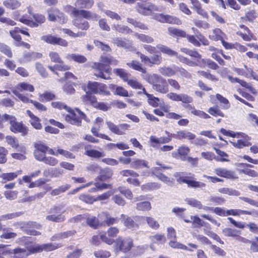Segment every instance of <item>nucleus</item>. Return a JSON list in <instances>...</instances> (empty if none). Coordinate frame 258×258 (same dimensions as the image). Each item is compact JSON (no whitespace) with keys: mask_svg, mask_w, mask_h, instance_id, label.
I'll return each mask as SVG.
<instances>
[{"mask_svg":"<svg viewBox=\"0 0 258 258\" xmlns=\"http://www.w3.org/2000/svg\"><path fill=\"white\" fill-rule=\"evenodd\" d=\"M111 57L101 56L98 62L92 66L94 70V75L97 77L108 80L110 79L111 69L109 67Z\"/></svg>","mask_w":258,"mask_h":258,"instance_id":"1","label":"nucleus"},{"mask_svg":"<svg viewBox=\"0 0 258 258\" xmlns=\"http://www.w3.org/2000/svg\"><path fill=\"white\" fill-rule=\"evenodd\" d=\"M147 81L152 85V88L158 92L165 94L169 91L167 81L161 76L155 74L149 75Z\"/></svg>","mask_w":258,"mask_h":258,"instance_id":"2","label":"nucleus"},{"mask_svg":"<svg viewBox=\"0 0 258 258\" xmlns=\"http://www.w3.org/2000/svg\"><path fill=\"white\" fill-rule=\"evenodd\" d=\"M134 246L133 240L129 237H118L114 241V250L116 253L119 252L126 253Z\"/></svg>","mask_w":258,"mask_h":258,"instance_id":"3","label":"nucleus"},{"mask_svg":"<svg viewBox=\"0 0 258 258\" xmlns=\"http://www.w3.org/2000/svg\"><path fill=\"white\" fill-rule=\"evenodd\" d=\"M2 120L8 121L10 123V130L13 132L20 133L23 135H25L28 133L27 128L22 123L17 122L15 116L6 114L3 115Z\"/></svg>","mask_w":258,"mask_h":258,"instance_id":"4","label":"nucleus"},{"mask_svg":"<svg viewBox=\"0 0 258 258\" xmlns=\"http://www.w3.org/2000/svg\"><path fill=\"white\" fill-rule=\"evenodd\" d=\"M69 113L66 116V120L72 124L79 126L81 125L82 119L87 120L86 115L79 109L73 110L70 108Z\"/></svg>","mask_w":258,"mask_h":258,"instance_id":"5","label":"nucleus"},{"mask_svg":"<svg viewBox=\"0 0 258 258\" xmlns=\"http://www.w3.org/2000/svg\"><path fill=\"white\" fill-rule=\"evenodd\" d=\"M61 208L59 206H54L51 208L46 216V219L48 221L56 223L63 222L65 219V216L61 212Z\"/></svg>","mask_w":258,"mask_h":258,"instance_id":"6","label":"nucleus"},{"mask_svg":"<svg viewBox=\"0 0 258 258\" xmlns=\"http://www.w3.org/2000/svg\"><path fill=\"white\" fill-rule=\"evenodd\" d=\"M88 90L94 94H98L104 96L110 94L106 85L97 82H89L87 85Z\"/></svg>","mask_w":258,"mask_h":258,"instance_id":"7","label":"nucleus"},{"mask_svg":"<svg viewBox=\"0 0 258 258\" xmlns=\"http://www.w3.org/2000/svg\"><path fill=\"white\" fill-rule=\"evenodd\" d=\"M41 40L48 44L57 45L63 47H67L68 42L65 39L52 34L43 35L40 38Z\"/></svg>","mask_w":258,"mask_h":258,"instance_id":"8","label":"nucleus"},{"mask_svg":"<svg viewBox=\"0 0 258 258\" xmlns=\"http://www.w3.org/2000/svg\"><path fill=\"white\" fill-rule=\"evenodd\" d=\"M33 18L34 19V21L27 19L24 17H22L19 19V21L31 27H36L41 25L45 21V17L44 15L40 14H33Z\"/></svg>","mask_w":258,"mask_h":258,"instance_id":"9","label":"nucleus"},{"mask_svg":"<svg viewBox=\"0 0 258 258\" xmlns=\"http://www.w3.org/2000/svg\"><path fill=\"white\" fill-rule=\"evenodd\" d=\"M106 123L107 127L112 133L118 135L124 134L125 131L128 130L130 127V125L127 123H121L116 125L110 121H106Z\"/></svg>","mask_w":258,"mask_h":258,"instance_id":"10","label":"nucleus"},{"mask_svg":"<svg viewBox=\"0 0 258 258\" xmlns=\"http://www.w3.org/2000/svg\"><path fill=\"white\" fill-rule=\"evenodd\" d=\"M112 41V43L117 47L123 48L130 51L136 50V48L134 46L133 42L132 41L121 37L114 38Z\"/></svg>","mask_w":258,"mask_h":258,"instance_id":"11","label":"nucleus"},{"mask_svg":"<svg viewBox=\"0 0 258 258\" xmlns=\"http://www.w3.org/2000/svg\"><path fill=\"white\" fill-rule=\"evenodd\" d=\"M157 48L164 54H166L170 56H176L179 59V60L182 63H186V61L188 59L186 57L178 55L177 52L170 49L168 46L164 45L163 44H158L157 45Z\"/></svg>","mask_w":258,"mask_h":258,"instance_id":"12","label":"nucleus"},{"mask_svg":"<svg viewBox=\"0 0 258 258\" xmlns=\"http://www.w3.org/2000/svg\"><path fill=\"white\" fill-rule=\"evenodd\" d=\"M137 11L142 15H149L152 11H158V8L152 4L138 3L136 7Z\"/></svg>","mask_w":258,"mask_h":258,"instance_id":"13","label":"nucleus"},{"mask_svg":"<svg viewBox=\"0 0 258 258\" xmlns=\"http://www.w3.org/2000/svg\"><path fill=\"white\" fill-rule=\"evenodd\" d=\"M74 14H75V18L82 16L84 18L93 20H97L98 18V16L97 14L83 10H79L77 9H74Z\"/></svg>","mask_w":258,"mask_h":258,"instance_id":"14","label":"nucleus"},{"mask_svg":"<svg viewBox=\"0 0 258 258\" xmlns=\"http://www.w3.org/2000/svg\"><path fill=\"white\" fill-rule=\"evenodd\" d=\"M120 218L124 226L127 228L132 230H136L138 228V224L136 223L134 219L124 214H121Z\"/></svg>","mask_w":258,"mask_h":258,"instance_id":"15","label":"nucleus"},{"mask_svg":"<svg viewBox=\"0 0 258 258\" xmlns=\"http://www.w3.org/2000/svg\"><path fill=\"white\" fill-rule=\"evenodd\" d=\"M151 143V146L154 148H158V145L160 144H164L168 143L171 141V137L168 136L166 137L157 138L154 136H151L149 139Z\"/></svg>","mask_w":258,"mask_h":258,"instance_id":"16","label":"nucleus"},{"mask_svg":"<svg viewBox=\"0 0 258 258\" xmlns=\"http://www.w3.org/2000/svg\"><path fill=\"white\" fill-rule=\"evenodd\" d=\"M98 217L101 220H103L107 226H110L114 224L117 223L118 220L117 218L112 217L110 214L106 212H103L98 215Z\"/></svg>","mask_w":258,"mask_h":258,"instance_id":"17","label":"nucleus"},{"mask_svg":"<svg viewBox=\"0 0 258 258\" xmlns=\"http://www.w3.org/2000/svg\"><path fill=\"white\" fill-rule=\"evenodd\" d=\"M21 170H18L15 172L2 173L0 174V178L2 183H6L7 182L12 181L17 178V177L22 174Z\"/></svg>","mask_w":258,"mask_h":258,"instance_id":"18","label":"nucleus"},{"mask_svg":"<svg viewBox=\"0 0 258 258\" xmlns=\"http://www.w3.org/2000/svg\"><path fill=\"white\" fill-rule=\"evenodd\" d=\"M214 173L221 177L232 179L235 178V172L224 168H217L214 169Z\"/></svg>","mask_w":258,"mask_h":258,"instance_id":"19","label":"nucleus"},{"mask_svg":"<svg viewBox=\"0 0 258 258\" xmlns=\"http://www.w3.org/2000/svg\"><path fill=\"white\" fill-rule=\"evenodd\" d=\"M177 181L180 183H185L187 184L188 186L194 188H199L202 189L206 186V184L203 182L192 180H189L184 177H179L177 179Z\"/></svg>","mask_w":258,"mask_h":258,"instance_id":"20","label":"nucleus"},{"mask_svg":"<svg viewBox=\"0 0 258 258\" xmlns=\"http://www.w3.org/2000/svg\"><path fill=\"white\" fill-rule=\"evenodd\" d=\"M176 66L173 65L172 67L163 66L159 69V73L166 77H171L176 75Z\"/></svg>","mask_w":258,"mask_h":258,"instance_id":"21","label":"nucleus"},{"mask_svg":"<svg viewBox=\"0 0 258 258\" xmlns=\"http://www.w3.org/2000/svg\"><path fill=\"white\" fill-rule=\"evenodd\" d=\"M209 38L214 41H218L224 39L226 38V34L219 28L213 30L212 33L209 35Z\"/></svg>","mask_w":258,"mask_h":258,"instance_id":"22","label":"nucleus"},{"mask_svg":"<svg viewBox=\"0 0 258 258\" xmlns=\"http://www.w3.org/2000/svg\"><path fill=\"white\" fill-rule=\"evenodd\" d=\"M26 113L30 118V122L31 125L36 130L41 129L42 126L40 119L29 110H27Z\"/></svg>","mask_w":258,"mask_h":258,"instance_id":"23","label":"nucleus"},{"mask_svg":"<svg viewBox=\"0 0 258 258\" xmlns=\"http://www.w3.org/2000/svg\"><path fill=\"white\" fill-rule=\"evenodd\" d=\"M131 167L135 169H139L143 167L149 168L148 163L143 159L134 158L131 162Z\"/></svg>","mask_w":258,"mask_h":258,"instance_id":"24","label":"nucleus"},{"mask_svg":"<svg viewBox=\"0 0 258 258\" xmlns=\"http://www.w3.org/2000/svg\"><path fill=\"white\" fill-rule=\"evenodd\" d=\"M112 175V171L108 168L100 169L99 175L97 177V179L100 181H105L111 178Z\"/></svg>","mask_w":258,"mask_h":258,"instance_id":"25","label":"nucleus"},{"mask_svg":"<svg viewBox=\"0 0 258 258\" xmlns=\"http://www.w3.org/2000/svg\"><path fill=\"white\" fill-rule=\"evenodd\" d=\"M111 86L110 88L112 89V90H114L113 93L115 95L123 97H127L130 96L128 91L122 87L117 86L114 85H111Z\"/></svg>","mask_w":258,"mask_h":258,"instance_id":"26","label":"nucleus"},{"mask_svg":"<svg viewBox=\"0 0 258 258\" xmlns=\"http://www.w3.org/2000/svg\"><path fill=\"white\" fill-rule=\"evenodd\" d=\"M82 101L85 104H91L95 106L97 104L96 98L92 94L87 92L81 97Z\"/></svg>","mask_w":258,"mask_h":258,"instance_id":"27","label":"nucleus"},{"mask_svg":"<svg viewBox=\"0 0 258 258\" xmlns=\"http://www.w3.org/2000/svg\"><path fill=\"white\" fill-rule=\"evenodd\" d=\"M73 24L78 28L82 30H87L89 27L88 22L84 19H79L76 18L73 20Z\"/></svg>","mask_w":258,"mask_h":258,"instance_id":"28","label":"nucleus"},{"mask_svg":"<svg viewBox=\"0 0 258 258\" xmlns=\"http://www.w3.org/2000/svg\"><path fill=\"white\" fill-rule=\"evenodd\" d=\"M113 30L121 34H129L132 32V30L127 26L119 24H113L112 25Z\"/></svg>","mask_w":258,"mask_h":258,"instance_id":"29","label":"nucleus"},{"mask_svg":"<svg viewBox=\"0 0 258 258\" xmlns=\"http://www.w3.org/2000/svg\"><path fill=\"white\" fill-rule=\"evenodd\" d=\"M201 155H202V156L204 158H205L208 160L211 161V160H212L213 159H215L217 161H219V162H225V161H229V160H228L227 159H225L224 158H219V157L215 156L214 154L212 152H202L201 153Z\"/></svg>","mask_w":258,"mask_h":258,"instance_id":"30","label":"nucleus"},{"mask_svg":"<svg viewBox=\"0 0 258 258\" xmlns=\"http://www.w3.org/2000/svg\"><path fill=\"white\" fill-rule=\"evenodd\" d=\"M248 139L245 138L243 139L237 140L236 141H230V143L235 147L240 149L244 147H248L251 145V144L248 141Z\"/></svg>","mask_w":258,"mask_h":258,"instance_id":"31","label":"nucleus"},{"mask_svg":"<svg viewBox=\"0 0 258 258\" xmlns=\"http://www.w3.org/2000/svg\"><path fill=\"white\" fill-rule=\"evenodd\" d=\"M226 216L228 215L238 216L240 215H252V212L249 211L242 210L240 209L227 210L226 211Z\"/></svg>","mask_w":258,"mask_h":258,"instance_id":"32","label":"nucleus"},{"mask_svg":"<svg viewBox=\"0 0 258 258\" xmlns=\"http://www.w3.org/2000/svg\"><path fill=\"white\" fill-rule=\"evenodd\" d=\"M93 4V0H77L75 3V6L80 8L90 9Z\"/></svg>","mask_w":258,"mask_h":258,"instance_id":"33","label":"nucleus"},{"mask_svg":"<svg viewBox=\"0 0 258 258\" xmlns=\"http://www.w3.org/2000/svg\"><path fill=\"white\" fill-rule=\"evenodd\" d=\"M222 233L227 237H236L240 234V231L235 229L225 228L222 230Z\"/></svg>","mask_w":258,"mask_h":258,"instance_id":"34","label":"nucleus"},{"mask_svg":"<svg viewBox=\"0 0 258 258\" xmlns=\"http://www.w3.org/2000/svg\"><path fill=\"white\" fill-rule=\"evenodd\" d=\"M49 57L51 61L52 62L57 64H65L59 54L55 51H50L49 53Z\"/></svg>","mask_w":258,"mask_h":258,"instance_id":"35","label":"nucleus"},{"mask_svg":"<svg viewBox=\"0 0 258 258\" xmlns=\"http://www.w3.org/2000/svg\"><path fill=\"white\" fill-rule=\"evenodd\" d=\"M161 185L157 182H149L141 186V189L144 191H148L160 188Z\"/></svg>","mask_w":258,"mask_h":258,"instance_id":"36","label":"nucleus"},{"mask_svg":"<svg viewBox=\"0 0 258 258\" xmlns=\"http://www.w3.org/2000/svg\"><path fill=\"white\" fill-rule=\"evenodd\" d=\"M14 258H26L30 255V252L26 249L18 248L13 250Z\"/></svg>","mask_w":258,"mask_h":258,"instance_id":"37","label":"nucleus"},{"mask_svg":"<svg viewBox=\"0 0 258 258\" xmlns=\"http://www.w3.org/2000/svg\"><path fill=\"white\" fill-rule=\"evenodd\" d=\"M87 223L90 227L95 229L103 224V222H100L95 216L89 217L87 219Z\"/></svg>","mask_w":258,"mask_h":258,"instance_id":"38","label":"nucleus"},{"mask_svg":"<svg viewBox=\"0 0 258 258\" xmlns=\"http://www.w3.org/2000/svg\"><path fill=\"white\" fill-rule=\"evenodd\" d=\"M3 5L8 9L14 10L20 7L21 3L18 0H6Z\"/></svg>","mask_w":258,"mask_h":258,"instance_id":"39","label":"nucleus"},{"mask_svg":"<svg viewBox=\"0 0 258 258\" xmlns=\"http://www.w3.org/2000/svg\"><path fill=\"white\" fill-rule=\"evenodd\" d=\"M67 58L68 59H72L79 63H84L87 61V58L82 55L78 54H68Z\"/></svg>","mask_w":258,"mask_h":258,"instance_id":"40","label":"nucleus"},{"mask_svg":"<svg viewBox=\"0 0 258 258\" xmlns=\"http://www.w3.org/2000/svg\"><path fill=\"white\" fill-rule=\"evenodd\" d=\"M168 31L169 35L172 36L185 38L187 36L186 33L184 31L173 27H169L168 28Z\"/></svg>","mask_w":258,"mask_h":258,"instance_id":"41","label":"nucleus"},{"mask_svg":"<svg viewBox=\"0 0 258 258\" xmlns=\"http://www.w3.org/2000/svg\"><path fill=\"white\" fill-rule=\"evenodd\" d=\"M169 245L172 248H179L183 250H187L189 251H193V249L188 248L187 246L182 244L176 241H174V239L171 240L169 242Z\"/></svg>","mask_w":258,"mask_h":258,"instance_id":"42","label":"nucleus"},{"mask_svg":"<svg viewBox=\"0 0 258 258\" xmlns=\"http://www.w3.org/2000/svg\"><path fill=\"white\" fill-rule=\"evenodd\" d=\"M18 91V92H22L23 91H29L32 92L34 90V87L29 84L26 83H22L19 84L16 89Z\"/></svg>","mask_w":258,"mask_h":258,"instance_id":"43","label":"nucleus"},{"mask_svg":"<svg viewBox=\"0 0 258 258\" xmlns=\"http://www.w3.org/2000/svg\"><path fill=\"white\" fill-rule=\"evenodd\" d=\"M42 251H50L56 249L62 246L59 243H48L42 244Z\"/></svg>","mask_w":258,"mask_h":258,"instance_id":"44","label":"nucleus"},{"mask_svg":"<svg viewBox=\"0 0 258 258\" xmlns=\"http://www.w3.org/2000/svg\"><path fill=\"white\" fill-rule=\"evenodd\" d=\"M127 22L133 25L134 27L138 28L142 30H148V27L147 26H146L145 24L136 21V20L131 18H127Z\"/></svg>","mask_w":258,"mask_h":258,"instance_id":"45","label":"nucleus"},{"mask_svg":"<svg viewBox=\"0 0 258 258\" xmlns=\"http://www.w3.org/2000/svg\"><path fill=\"white\" fill-rule=\"evenodd\" d=\"M134 35L136 38L143 42L151 43L154 42L153 38L150 36L138 33H136Z\"/></svg>","mask_w":258,"mask_h":258,"instance_id":"46","label":"nucleus"},{"mask_svg":"<svg viewBox=\"0 0 258 258\" xmlns=\"http://www.w3.org/2000/svg\"><path fill=\"white\" fill-rule=\"evenodd\" d=\"M85 154L89 157L95 158H99L105 156L103 152H100L94 149L86 150Z\"/></svg>","mask_w":258,"mask_h":258,"instance_id":"47","label":"nucleus"},{"mask_svg":"<svg viewBox=\"0 0 258 258\" xmlns=\"http://www.w3.org/2000/svg\"><path fill=\"white\" fill-rule=\"evenodd\" d=\"M136 209L139 211H148L151 209V203L148 201H144L137 204Z\"/></svg>","mask_w":258,"mask_h":258,"instance_id":"48","label":"nucleus"},{"mask_svg":"<svg viewBox=\"0 0 258 258\" xmlns=\"http://www.w3.org/2000/svg\"><path fill=\"white\" fill-rule=\"evenodd\" d=\"M127 65L134 70L141 72L143 73H146V69L143 68L142 64L138 61L133 60L131 62L127 63Z\"/></svg>","mask_w":258,"mask_h":258,"instance_id":"49","label":"nucleus"},{"mask_svg":"<svg viewBox=\"0 0 258 258\" xmlns=\"http://www.w3.org/2000/svg\"><path fill=\"white\" fill-rule=\"evenodd\" d=\"M55 95L49 92L39 94V99L41 101H49L55 98Z\"/></svg>","mask_w":258,"mask_h":258,"instance_id":"50","label":"nucleus"},{"mask_svg":"<svg viewBox=\"0 0 258 258\" xmlns=\"http://www.w3.org/2000/svg\"><path fill=\"white\" fill-rule=\"evenodd\" d=\"M185 201L187 204L192 207L198 208L199 209H201L203 208V205L201 202L194 198H186L185 200Z\"/></svg>","mask_w":258,"mask_h":258,"instance_id":"51","label":"nucleus"},{"mask_svg":"<svg viewBox=\"0 0 258 258\" xmlns=\"http://www.w3.org/2000/svg\"><path fill=\"white\" fill-rule=\"evenodd\" d=\"M71 185L68 184L59 186L58 188H55L51 191V195L53 196L59 195L61 193L64 192L69 189Z\"/></svg>","mask_w":258,"mask_h":258,"instance_id":"52","label":"nucleus"},{"mask_svg":"<svg viewBox=\"0 0 258 258\" xmlns=\"http://www.w3.org/2000/svg\"><path fill=\"white\" fill-rule=\"evenodd\" d=\"M180 50L182 52L185 53L191 57L199 58V60H201L202 59L201 58V55L198 52L195 50H191L186 48H181L180 49Z\"/></svg>","mask_w":258,"mask_h":258,"instance_id":"53","label":"nucleus"},{"mask_svg":"<svg viewBox=\"0 0 258 258\" xmlns=\"http://www.w3.org/2000/svg\"><path fill=\"white\" fill-rule=\"evenodd\" d=\"M48 69L53 72L54 73L57 74V73L55 72V70L59 71H66L70 69V67L66 64H55L53 66H49Z\"/></svg>","mask_w":258,"mask_h":258,"instance_id":"54","label":"nucleus"},{"mask_svg":"<svg viewBox=\"0 0 258 258\" xmlns=\"http://www.w3.org/2000/svg\"><path fill=\"white\" fill-rule=\"evenodd\" d=\"M179 140L186 139L188 140H193L196 138V136L191 133L187 131H181L178 132Z\"/></svg>","mask_w":258,"mask_h":258,"instance_id":"55","label":"nucleus"},{"mask_svg":"<svg viewBox=\"0 0 258 258\" xmlns=\"http://www.w3.org/2000/svg\"><path fill=\"white\" fill-rule=\"evenodd\" d=\"M26 247L28 252H30V254L42 251V244L39 245L38 244H35L33 245H28Z\"/></svg>","mask_w":258,"mask_h":258,"instance_id":"56","label":"nucleus"},{"mask_svg":"<svg viewBox=\"0 0 258 258\" xmlns=\"http://www.w3.org/2000/svg\"><path fill=\"white\" fill-rule=\"evenodd\" d=\"M23 213L21 212H17L12 213H8L1 216V219L3 221L13 219L22 215Z\"/></svg>","mask_w":258,"mask_h":258,"instance_id":"57","label":"nucleus"},{"mask_svg":"<svg viewBox=\"0 0 258 258\" xmlns=\"http://www.w3.org/2000/svg\"><path fill=\"white\" fill-rule=\"evenodd\" d=\"M51 106L54 108L59 110L64 109L68 112H70V107H68L64 103L61 101L52 102Z\"/></svg>","mask_w":258,"mask_h":258,"instance_id":"58","label":"nucleus"},{"mask_svg":"<svg viewBox=\"0 0 258 258\" xmlns=\"http://www.w3.org/2000/svg\"><path fill=\"white\" fill-rule=\"evenodd\" d=\"M219 191L223 194H227L230 196H237L240 195V192L238 191L230 188H221L219 189Z\"/></svg>","mask_w":258,"mask_h":258,"instance_id":"59","label":"nucleus"},{"mask_svg":"<svg viewBox=\"0 0 258 258\" xmlns=\"http://www.w3.org/2000/svg\"><path fill=\"white\" fill-rule=\"evenodd\" d=\"M189 152V148L185 146H182L178 149V153L181 156V159L183 161H185V158L187 157L186 156Z\"/></svg>","mask_w":258,"mask_h":258,"instance_id":"60","label":"nucleus"},{"mask_svg":"<svg viewBox=\"0 0 258 258\" xmlns=\"http://www.w3.org/2000/svg\"><path fill=\"white\" fill-rule=\"evenodd\" d=\"M148 102L150 105L154 107L159 106H161V105H160V99L154 96L152 94L148 95Z\"/></svg>","mask_w":258,"mask_h":258,"instance_id":"61","label":"nucleus"},{"mask_svg":"<svg viewBox=\"0 0 258 258\" xmlns=\"http://www.w3.org/2000/svg\"><path fill=\"white\" fill-rule=\"evenodd\" d=\"M146 222L148 226L152 229H157L159 227V224L153 217H146Z\"/></svg>","mask_w":258,"mask_h":258,"instance_id":"62","label":"nucleus"},{"mask_svg":"<svg viewBox=\"0 0 258 258\" xmlns=\"http://www.w3.org/2000/svg\"><path fill=\"white\" fill-rule=\"evenodd\" d=\"M113 72L121 78L124 81H127L128 80V74L122 69H115Z\"/></svg>","mask_w":258,"mask_h":258,"instance_id":"63","label":"nucleus"},{"mask_svg":"<svg viewBox=\"0 0 258 258\" xmlns=\"http://www.w3.org/2000/svg\"><path fill=\"white\" fill-rule=\"evenodd\" d=\"M94 255L97 258H108L110 256L111 253L109 251L100 249L94 251Z\"/></svg>","mask_w":258,"mask_h":258,"instance_id":"64","label":"nucleus"}]
</instances>
